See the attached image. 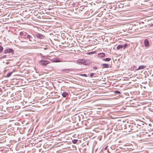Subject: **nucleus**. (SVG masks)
Listing matches in <instances>:
<instances>
[{
	"instance_id": "f03ea898",
	"label": "nucleus",
	"mask_w": 153,
	"mask_h": 153,
	"mask_svg": "<svg viewBox=\"0 0 153 153\" xmlns=\"http://www.w3.org/2000/svg\"><path fill=\"white\" fill-rule=\"evenodd\" d=\"M13 50L12 49L9 48L4 50V53H13Z\"/></svg>"
},
{
	"instance_id": "a878e982",
	"label": "nucleus",
	"mask_w": 153,
	"mask_h": 153,
	"mask_svg": "<svg viewBox=\"0 0 153 153\" xmlns=\"http://www.w3.org/2000/svg\"><path fill=\"white\" fill-rule=\"evenodd\" d=\"M107 147H108V146H106V147L105 148V149H107Z\"/></svg>"
},
{
	"instance_id": "1a4fd4ad",
	"label": "nucleus",
	"mask_w": 153,
	"mask_h": 153,
	"mask_svg": "<svg viewBox=\"0 0 153 153\" xmlns=\"http://www.w3.org/2000/svg\"><path fill=\"white\" fill-rule=\"evenodd\" d=\"M146 68V67L144 65H141L139 67L137 70H139L144 69Z\"/></svg>"
},
{
	"instance_id": "4be33fe9",
	"label": "nucleus",
	"mask_w": 153,
	"mask_h": 153,
	"mask_svg": "<svg viewBox=\"0 0 153 153\" xmlns=\"http://www.w3.org/2000/svg\"><path fill=\"white\" fill-rule=\"evenodd\" d=\"M93 68L94 70H96L97 69V66H94L93 67Z\"/></svg>"
},
{
	"instance_id": "f3484780",
	"label": "nucleus",
	"mask_w": 153,
	"mask_h": 153,
	"mask_svg": "<svg viewBox=\"0 0 153 153\" xmlns=\"http://www.w3.org/2000/svg\"><path fill=\"white\" fill-rule=\"evenodd\" d=\"M3 50V47L1 45H0V52H2Z\"/></svg>"
},
{
	"instance_id": "f257e3e1",
	"label": "nucleus",
	"mask_w": 153,
	"mask_h": 153,
	"mask_svg": "<svg viewBox=\"0 0 153 153\" xmlns=\"http://www.w3.org/2000/svg\"><path fill=\"white\" fill-rule=\"evenodd\" d=\"M49 62L48 61L41 60L39 62V64L42 65H45L49 63Z\"/></svg>"
},
{
	"instance_id": "393cba45",
	"label": "nucleus",
	"mask_w": 153,
	"mask_h": 153,
	"mask_svg": "<svg viewBox=\"0 0 153 153\" xmlns=\"http://www.w3.org/2000/svg\"><path fill=\"white\" fill-rule=\"evenodd\" d=\"M115 92L117 93H120V91H116Z\"/></svg>"
},
{
	"instance_id": "aec40b11",
	"label": "nucleus",
	"mask_w": 153,
	"mask_h": 153,
	"mask_svg": "<svg viewBox=\"0 0 153 153\" xmlns=\"http://www.w3.org/2000/svg\"><path fill=\"white\" fill-rule=\"evenodd\" d=\"M123 47H124V49H125L127 46V45L126 44H125L123 45Z\"/></svg>"
},
{
	"instance_id": "412c9836",
	"label": "nucleus",
	"mask_w": 153,
	"mask_h": 153,
	"mask_svg": "<svg viewBox=\"0 0 153 153\" xmlns=\"http://www.w3.org/2000/svg\"><path fill=\"white\" fill-rule=\"evenodd\" d=\"M19 34L20 36H22L24 34H23V32H21L20 33H19Z\"/></svg>"
},
{
	"instance_id": "b1692460",
	"label": "nucleus",
	"mask_w": 153,
	"mask_h": 153,
	"mask_svg": "<svg viewBox=\"0 0 153 153\" xmlns=\"http://www.w3.org/2000/svg\"><path fill=\"white\" fill-rule=\"evenodd\" d=\"M6 57V55H4V56H2V57H1V58H5Z\"/></svg>"
},
{
	"instance_id": "423d86ee",
	"label": "nucleus",
	"mask_w": 153,
	"mask_h": 153,
	"mask_svg": "<svg viewBox=\"0 0 153 153\" xmlns=\"http://www.w3.org/2000/svg\"><path fill=\"white\" fill-rule=\"evenodd\" d=\"M83 59H80L77 60V63L80 65H81L83 64Z\"/></svg>"
},
{
	"instance_id": "2eb2a0df",
	"label": "nucleus",
	"mask_w": 153,
	"mask_h": 153,
	"mask_svg": "<svg viewBox=\"0 0 153 153\" xmlns=\"http://www.w3.org/2000/svg\"><path fill=\"white\" fill-rule=\"evenodd\" d=\"M77 141V140H72V142L74 144H75L76 143Z\"/></svg>"
},
{
	"instance_id": "0eeeda50",
	"label": "nucleus",
	"mask_w": 153,
	"mask_h": 153,
	"mask_svg": "<svg viewBox=\"0 0 153 153\" xmlns=\"http://www.w3.org/2000/svg\"><path fill=\"white\" fill-rule=\"evenodd\" d=\"M36 36L37 38L40 39H42L43 38V37H44L43 35H42V34H37L36 35Z\"/></svg>"
},
{
	"instance_id": "7ed1b4c3",
	"label": "nucleus",
	"mask_w": 153,
	"mask_h": 153,
	"mask_svg": "<svg viewBox=\"0 0 153 153\" xmlns=\"http://www.w3.org/2000/svg\"><path fill=\"white\" fill-rule=\"evenodd\" d=\"M144 44L145 47H148L149 46V42L147 39L145 40L144 41Z\"/></svg>"
},
{
	"instance_id": "f8f14e48",
	"label": "nucleus",
	"mask_w": 153,
	"mask_h": 153,
	"mask_svg": "<svg viewBox=\"0 0 153 153\" xmlns=\"http://www.w3.org/2000/svg\"><path fill=\"white\" fill-rule=\"evenodd\" d=\"M68 95V93L67 92H63L62 94V96L63 97H65Z\"/></svg>"
},
{
	"instance_id": "dca6fc26",
	"label": "nucleus",
	"mask_w": 153,
	"mask_h": 153,
	"mask_svg": "<svg viewBox=\"0 0 153 153\" xmlns=\"http://www.w3.org/2000/svg\"><path fill=\"white\" fill-rule=\"evenodd\" d=\"M12 73H13V72H10V73H8L7 74V77H9L10 76H11Z\"/></svg>"
},
{
	"instance_id": "6e6552de",
	"label": "nucleus",
	"mask_w": 153,
	"mask_h": 153,
	"mask_svg": "<svg viewBox=\"0 0 153 153\" xmlns=\"http://www.w3.org/2000/svg\"><path fill=\"white\" fill-rule=\"evenodd\" d=\"M71 71L70 69H64L62 70V72L68 73Z\"/></svg>"
},
{
	"instance_id": "9d476101",
	"label": "nucleus",
	"mask_w": 153,
	"mask_h": 153,
	"mask_svg": "<svg viewBox=\"0 0 153 153\" xmlns=\"http://www.w3.org/2000/svg\"><path fill=\"white\" fill-rule=\"evenodd\" d=\"M123 47V45H119L117 48V50L120 49V48H122Z\"/></svg>"
},
{
	"instance_id": "5701e85b",
	"label": "nucleus",
	"mask_w": 153,
	"mask_h": 153,
	"mask_svg": "<svg viewBox=\"0 0 153 153\" xmlns=\"http://www.w3.org/2000/svg\"><path fill=\"white\" fill-rule=\"evenodd\" d=\"M94 75V74L92 73H91L90 74V76L91 77H92Z\"/></svg>"
},
{
	"instance_id": "9b49d317",
	"label": "nucleus",
	"mask_w": 153,
	"mask_h": 153,
	"mask_svg": "<svg viewBox=\"0 0 153 153\" xmlns=\"http://www.w3.org/2000/svg\"><path fill=\"white\" fill-rule=\"evenodd\" d=\"M83 65H88V63L87 62V61L83 59Z\"/></svg>"
},
{
	"instance_id": "20e7f679",
	"label": "nucleus",
	"mask_w": 153,
	"mask_h": 153,
	"mask_svg": "<svg viewBox=\"0 0 153 153\" xmlns=\"http://www.w3.org/2000/svg\"><path fill=\"white\" fill-rule=\"evenodd\" d=\"M105 54L104 53H101L98 54V56L100 58H102L105 56Z\"/></svg>"
},
{
	"instance_id": "4468645a",
	"label": "nucleus",
	"mask_w": 153,
	"mask_h": 153,
	"mask_svg": "<svg viewBox=\"0 0 153 153\" xmlns=\"http://www.w3.org/2000/svg\"><path fill=\"white\" fill-rule=\"evenodd\" d=\"M111 60V59L110 58H107L106 59H103V60L105 61H109Z\"/></svg>"
},
{
	"instance_id": "ddd939ff",
	"label": "nucleus",
	"mask_w": 153,
	"mask_h": 153,
	"mask_svg": "<svg viewBox=\"0 0 153 153\" xmlns=\"http://www.w3.org/2000/svg\"><path fill=\"white\" fill-rule=\"evenodd\" d=\"M53 62H62V61H61L59 59H56L54 60Z\"/></svg>"
},
{
	"instance_id": "6ab92c4d",
	"label": "nucleus",
	"mask_w": 153,
	"mask_h": 153,
	"mask_svg": "<svg viewBox=\"0 0 153 153\" xmlns=\"http://www.w3.org/2000/svg\"><path fill=\"white\" fill-rule=\"evenodd\" d=\"M27 37L29 39L32 38V36L29 35H28L27 36Z\"/></svg>"
},
{
	"instance_id": "a211bd4d",
	"label": "nucleus",
	"mask_w": 153,
	"mask_h": 153,
	"mask_svg": "<svg viewBox=\"0 0 153 153\" xmlns=\"http://www.w3.org/2000/svg\"><path fill=\"white\" fill-rule=\"evenodd\" d=\"M79 75H80V76H84L85 77H87V75L86 74H79Z\"/></svg>"
},
{
	"instance_id": "39448f33",
	"label": "nucleus",
	"mask_w": 153,
	"mask_h": 153,
	"mask_svg": "<svg viewBox=\"0 0 153 153\" xmlns=\"http://www.w3.org/2000/svg\"><path fill=\"white\" fill-rule=\"evenodd\" d=\"M101 66L102 68H108L109 67V65L107 64H104L101 65Z\"/></svg>"
}]
</instances>
